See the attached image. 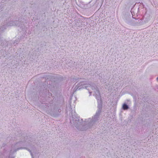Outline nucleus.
<instances>
[{"mask_svg":"<svg viewBox=\"0 0 158 158\" xmlns=\"http://www.w3.org/2000/svg\"><path fill=\"white\" fill-rule=\"evenodd\" d=\"M122 108L124 110H126L129 109V107L126 104L124 103L122 106Z\"/></svg>","mask_w":158,"mask_h":158,"instance_id":"0eeeda50","label":"nucleus"},{"mask_svg":"<svg viewBox=\"0 0 158 158\" xmlns=\"http://www.w3.org/2000/svg\"><path fill=\"white\" fill-rule=\"evenodd\" d=\"M19 22L18 21H11L10 22V23L8 25V26H17L19 25Z\"/></svg>","mask_w":158,"mask_h":158,"instance_id":"423d86ee","label":"nucleus"},{"mask_svg":"<svg viewBox=\"0 0 158 158\" xmlns=\"http://www.w3.org/2000/svg\"><path fill=\"white\" fill-rule=\"evenodd\" d=\"M48 113L54 117H56L59 115L57 111V109L54 107L52 110L48 111Z\"/></svg>","mask_w":158,"mask_h":158,"instance_id":"39448f33","label":"nucleus"},{"mask_svg":"<svg viewBox=\"0 0 158 158\" xmlns=\"http://www.w3.org/2000/svg\"><path fill=\"white\" fill-rule=\"evenodd\" d=\"M21 143H22V142H19L18 143H17L15 145H14L13 146V147L12 146V147H13V150H13V152H16L17 150H19L20 149L26 148V149H27V150L28 151H29L30 152V154L31 155V156L32 157V158H33V155L32 154L31 152L30 149H28L27 148H22V147H21V148H17L18 147V146L20 144H21Z\"/></svg>","mask_w":158,"mask_h":158,"instance_id":"f03ea898","label":"nucleus"},{"mask_svg":"<svg viewBox=\"0 0 158 158\" xmlns=\"http://www.w3.org/2000/svg\"><path fill=\"white\" fill-rule=\"evenodd\" d=\"M5 145H6V144H4H4H3V145H2V146H4Z\"/></svg>","mask_w":158,"mask_h":158,"instance_id":"1a4fd4ad","label":"nucleus"},{"mask_svg":"<svg viewBox=\"0 0 158 158\" xmlns=\"http://www.w3.org/2000/svg\"><path fill=\"white\" fill-rule=\"evenodd\" d=\"M9 158H11L9 157Z\"/></svg>","mask_w":158,"mask_h":158,"instance_id":"f8f14e48","label":"nucleus"},{"mask_svg":"<svg viewBox=\"0 0 158 158\" xmlns=\"http://www.w3.org/2000/svg\"><path fill=\"white\" fill-rule=\"evenodd\" d=\"M82 88L87 89L90 94V95H91V93L92 92L91 91L92 90L94 92L93 95L95 96L98 103H100L98 105V111L92 118H89L86 119L84 122L83 121L82 119L80 120L78 118H75L73 120H70V123L72 124L73 123L74 126L77 129L81 131H85L95 127V125L98 123L99 115L102 109L101 99L99 91L94 83H90L87 84L85 82H80L76 85L74 90L76 91Z\"/></svg>","mask_w":158,"mask_h":158,"instance_id":"f257e3e1","label":"nucleus"},{"mask_svg":"<svg viewBox=\"0 0 158 158\" xmlns=\"http://www.w3.org/2000/svg\"><path fill=\"white\" fill-rule=\"evenodd\" d=\"M123 18L125 22L127 23L130 24L131 19V15L130 13H126L123 16Z\"/></svg>","mask_w":158,"mask_h":158,"instance_id":"7ed1b4c3","label":"nucleus"},{"mask_svg":"<svg viewBox=\"0 0 158 158\" xmlns=\"http://www.w3.org/2000/svg\"><path fill=\"white\" fill-rule=\"evenodd\" d=\"M61 110L60 109H58V110H57V111H58V113L59 114V113H60L61 112Z\"/></svg>","mask_w":158,"mask_h":158,"instance_id":"6e6552de","label":"nucleus"},{"mask_svg":"<svg viewBox=\"0 0 158 158\" xmlns=\"http://www.w3.org/2000/svg\"><path fill=\"white\" fill-rule=\"evenodd\" d=\"M132 18L133 19H132L131 21L130 25L134 26H139L141 24L140 23V19H135L133 17Z\"/></svg>","mask_w":158,"mask_h":158,"instance_id":"20e7f679","label":"nucleus"},{"mask_svg":"<svg viewBox=\"0 0 158 158\" xmlns=\"http://www.w3.org/2000/svg\"><path fill=\"white\" fill-rule=\"evenodd\" d=\"M15 43H16V44H17V43H19V42L17 41L16 42H15Z\"/></svg>","mask_w":158,"mask_h":158,"instance_id":"9d476101","label":"nucleus"},{"mask_svg":"<svg viewBox=\"0 0 158 158\" xmlns=\"http://www.w3.org/2000/svg\"><path fill=\"white\" fill-rule=\"evenodd\" d=\"M157 80L158 81V77L157 78Z\"/></svg>","mask_w":158,"mask_h":158,"instance_id":"9b49d317","label":"nucleus"}]
</instances>
